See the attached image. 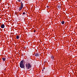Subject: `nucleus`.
I'll list each match as a JSON object with an SVG mask.
<instances>
[{"label":"nucleus","mask_w":77,"mask_h":77,"mask_svg":"<svg viewBox=\"0 0 77 77\" xmlns=\"http://www.w3.org/2000/svg\"><path fill=\"white\" fill-rule=\"evenodd\" d=\"M43 69H45V67L43 68Z\"/></svg>","instance_id":"nucleus-16"},{"label":"nucleus","mask_w":77,"mask_h":77,"mask_svg":"<svg viewBox=\"0 0 77 77\" xmlns=\"http://www.w3.org/2000/svg\"><path fill=\"white\" fill-rule=\"evenodd\" d=\"M4 70H6V69H4Z\"/></svg>","instance_id":"nucleus-19"},{"label":"nucleus","mask_w":77,"mask_h":77,"mask_svg":"<svg viewBox=\"0 0 77 77\" xmlns=\"http://www.w3.org/2000/svg\"><path fill=\"white\" fill-rule=\"evenodd\" d=\"M61 23L62 24H64V23H65V22H64V21H62L61 22Z\"/></svg>","instance_id":"nucleus-11"},{"label":"nucleus","mask_w":77,"mask_h":77,"mask_svg":"<svg viewBox=\"0 0 77 77\" xmlns=\"http://www.w3.org/2000/svg\"><path fill=\"white\" fill-rule=\"evenodd\" d=\"M23 15L24 16V14H23Z\"/></svg>","instance_id":"nucleus-20"},{"label":"nucleus","mask_w":77,"mask_h":77,"mask_svg":"<svg viewBox=\"0 0 77 77\" xmlns=\"http://www.w3.org/2000/svg\"><path fill=\"white\" fill-rule=\"evenodd\" d=\"M51 59H54V57L53 56H51Z\"/></svg>","instance_id":"nucleus-10"},{"label":"nucleus","mask_w":77,"mask_h":77,"mask_svg":"<svg viewBox=\"0 0 77 77\" xmlns=\"http://www.w3.org/2000/svg\"><path fill=\"white\" fill-rule=\"evenodd\" d=\"M42 71H44V69L42 70Z\"/></svg>","instance_id":"nucleus-17"},{"label":"nucleus","mask_w":77,"mask_h":77,"mask_svg":"<svg viewBox=\"0 0 77 77\" xmlns=\"http://www.w3.org/2000/svg\"><path fill=\"white\" fill-rule=\"evenodd\" d=\"M29 63H32V61L31 60H29Z\"/></svg>","instance_id":"nucleus-12"},{"label":"nucleus","mask_w":77,"mask_h":77,"mask_svg":"<svg viewBox=\"0 0 77 77\" xmlns=\"http://www.w3.org/2000/svg\"><path fill=\"white\" fill-rule=\"evenodd\" d=\"M2 60L3 61H5V60H6V58H5V57H3L2 58Z\"/></svg>","instance_id":"nucleus-7"},{"label":"nucleus","mask_w":77,"mask_h":77,"mask_svg":"<svg viewBox=\"0 0 77 77\" xmlns=\"http://www.w3.org/2000/svg\"><path fill=\"white\" fill-rule=\"evenodd\" d=\"M20 67L21 68H24V67H25L24 64L23 63V60L21 61L20 62Z\"/></svg>","instance_id":"nucleus-2"},{"label":"nucleus","mask_w":77,"mask_h":77,"mask_svg":"<svg viewBox=\"0 0 77 77\" xmlns=\"http://www.w3.org/2000/svg\"><path fill=\"white\" fill-rule=\"evenodd\" d=\"M1 28H2V29H3V28H5V25L4 24H2V25L1 26Z\"/></svg>","instance_id":"nucleus-5"},{"label":"nucleus","mask_w":77,"mask_h":77,"mask_svg":"<svg viewBox=\"0 0 77 77\" xmlns=\"http://www.w3.org/2000/svg\"><path fill=\"white\" fill-rule=\"evenodd\" d=\"M26 66L27 69H30L32 67L31 66V64L29 63H26Z\"/></svg>","instance_id":"nucleus-1"},{"label":"nucleus","mask_w":77,"mask_h":77,"mask_svg":"<svg viewBox=\"0 0 77 77\" xmlns=\"http://www.w3.org/2000/svg\"><path fill=\"white\" fill-rule=\"evenodd\" d=\"M23 8L22 7H20L19 8V11H21L22 10V9Z\"/></svg>","instance_id":"nucleus-8"},{"label":"nucleus","mask_w":77,"mask_h":77,"mask_svg":"<svg viewBox=\"0 0 77 77\" xmlns=\"http://www.w3.org/2000/svg\"><path fill=\"white\" fill-rule=\"evenodd\" d=\"M23 14H24V15H26V13H25V12H23Z\"/></svg>","instance_id":"nucleus-13"},{"label":"nucleus","mask_w":77,"mask_h":77,"mask_svg":"<svg viewBox=\"0 0 77 77\" xmlns=\"http://www.w3.org/2000/svg\"><path fill=\"white\" fill-rule=\"evenodd\" d=\"M47 8H48V6H47Z\"/></svg>","instance_id":"nucleus-18"},{"label":"nucleus","mask_w":77,"mask_h":77,"mask_svg":"<svg viewBox=\"0 0 77 77\" xmlns=\"http://www.w3.org/2000/svg\"><path fill=\"white\" fill-rule=\"evenodd\" d=\"M20 7L22 8H23V3H22V2H21Z\"/></svg>","instance_id":"nucleus-6"},{"label":"nucleus","mask_w":77,"mask_h":77,"mask_svg":"<svg viewBox=\"0 0 77 77\" xmlns=\"http://www.w3.org/2000/svg\"><path fill=\"white\" fill-rule=\"evenodd\" d=\"M35 56H36V57H38V56H40V54L36 53V54H35Z\"/></svg>","instance_id":"nucleus-4"},{"label":"nucleus","mask_w":77,"mask_h":77,"mask_svg":"<svg viewBox=\"0 0 77 77\" xmlns=\"http://www.w3.org/2000/svg\"><path fill=\"white\" fill-rule=\"evenodd\" d=\"M18 1L19 2H21V0H18Z\"/></svg>","instance_id":"nucleus-14"},{"label":"nucleus","mask_w":77,"mask_h":77,"mask_svg":"<svg viewBox=\"0 0 77 77\" xmlns=\"http://www.w3.org/2000/svg\"><path fill=\"white\" fill-rule=\"evenodd\" d=\"M19 38H20V36L17 35L16 36V39H18Z\"/></svg>","instance_id":"nucleus-9"},{"label":"nucleus","mask_w":77,"mask_h":77,"mask_svg":"<svg viewBox=\"0 0 77 77\" xmlns=\"http://www.w3.org/2000/svg\"><path fill=\"white\" fill-rule=\"evenodd\" d=\"M36 32V30H35L34 31V32Z\"/></svg>","instance_id":"nucleus-15"},{"label":"nucleus","mask_w":77,"mask_h":77,"mask_svg":"<svg viewBox=\"0 0 77 77\" xmlns=\"http://www.w3.org/2000/svg\"><path fill=\"white\" fill-rule=\"evenodd\" d=\"M58 8L59 9H61V5H60V4H58L57 5Z\"/></svg>","instance_id":"nucleus-3"}]
</instances>
